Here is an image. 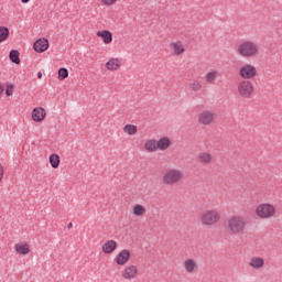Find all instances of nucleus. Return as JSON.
I'll return each instance as SVG.
<instances>
[{"instance_id":"nucleus-1","label":"nucleus","mask_w":282,"mask_h":282,"mask_svg":"<svg viewBox=\"0 0 282 282\" xmlns=\"http://www.w3.org/2000/svg\"><path fill=\"white\" fill-rule=\"evenodd\" d=\"M226 228L230 235H243L246 232V218L232 216L227 220Z\"/></svg>"},{"instance_id":"nucleus-2","label":"nucleus","mask_w":282,"mask_h":282,"mask_svg":"<svg viewBox=\"0 0 282 282\" xmlns=\"http://www.w3.org/2000/svg\"><path fill=\"white\" fill-rule=\"evenodd\" d=\"M237 52L242 58H254L259 54V45L252 41H243L238 45Z\"/></svg>"},{"instance_id":"nucleus-3","label":"nucleus","mask_w":282,"mask_h":282,"mask_svg":"<svg viewBox=\"0 0 282 282\" xmlns=\"http://www.w3.org/2000/svg\"><path fill=\"white\" fill-rule=\"evenodd\" d=\"M184 180V172L177 169H171L166 171L162 176V182L165 186H175Z\"/></svg>"},{"instance_id":"nucleus-4","label":"nucleus","mask_w":282,"mask_h":282,"mask_svg":"<svg viewBox=\"0 0 282 282\" xmlns=\"http://www.w3.org/2000/svg\"><path fill=\"white\" fill-rule=\"evenodd\" d=\"M220 219L221 216L219 215V212L215 209L207 210L200 215L203 226H215V224H219Z\"/></svg>"},{"instance_id":"nucleus-5","label":"nucleus","mask_w":282,"mask_h":282,"mask_svg":"<svg viewBox=\"0 0 282 282\" xmlns=\"http://www.w3.org/2000/svg\"><path fill=\"white\" fill-rule=\"evenodd\" d=\"M256 215H258L260 219H270V217L276 215V208L271 204H261L256 208Z\"/></svg>"},{"instance_id":"nucleus-6","label":"nucleus","mask_w":282,"mask_h":282,"mask_svg":"<svg viewBox=\"0 0 282 282\" xmlns=\"http://www.w3.org/2000/svg\"><path fill=\"white\" fill-rule=\"evenodd\" d=\"M254 91V85H252V82L250 80H242L238 85V93L241 98H250Z\"/></svg>"},{"instance_id":"nucleus-7","label":"nucleus","mask_w":282,"mask_h":282,"mask_svg":"<svg viewBox=\"0 0 282 282\" xmlns=\"http://www.w3.org/2000/svg\"><path fill=\"white\" fill-rule=\"evenodd\" d=\"M239 76L243 80H251L257 76V67L252 66V64H246L239 69Z\"/></svg>"},{"instance_id":"nucleus-8","label":"nucleus","mask_w":282,"mask_h":282,"mask_svg":"<svg viewBox=\"0 0 282 282\" xmlns=\"http://www.w3.org/2000/svg\"><path fill=\"white\" fill-rule=\"evenodd\" d=\"M216 117H217V115H215V112L205 110V111L199 113L198 122L200 124H205V126L212 124V122H214Z\"/></svg>"},{"instance_id":"nucleus-9","label":"nucleus","mask_w":282,"mask_h":282,"mask_svg":"<svg viewBox=\"0 0 282 282\" xmlns=\"http://www.w3.org/2000/svg\"><path fill=\"white\" fill-rule=\"evenodd\" d=\"M50 47V41L45 37L39 39L33 44V50H35L39 54H43V52H47Z\"/></svg>"},{"instance_id":"nucleus-10","label":"nucleus","mask_w":282,"mask_h":282,"mask_svg":"<svg viewBox=\"0 0 282 282\" xmlns=\"http://www.w3.org/2000/svg\"><path fill=\"white\" fill-rule=\"evenodd\" d=\"M129 259H131V252L127 249H123L116 257V263L117 265H127V263L129 262Z\"/></svg>"},{"instance_id":"nucleus-11","label":"nucleus","mask_w":282,"mask_h":282,"mask_svg":"<svg viewBox=\"0 0 282 282\" xmlns=\"http://www.w3.org/2000/svg\"><path fill=\"white\" fill-rule=\"evenodd\" d=\"M45 116H47V112L43 107L34 108L32 111L34 122H43V120H45Z\"/></svg>"},{"instance_id":"nucleus-12","label":"nucleus","mask_w":282,"mask_h":282,"mask_svg":"<svg viewBox=\"0 0 282 282\" xmlns=\"http://www.w3.org/2000/svg\"><path fill=\"white\" fill-rule=\"evenodd\" d=\"M121 276H123V279H128L129 281H130V279H135V276H138V267H135V265L127 267L121 272Z\"/></svg>"},{"instance_id":"nucleus-13","label":"nucleus","mask_w":282,"mask_h":282,"mask_svg":"<svg viewBox=\"0 0 282 282\" xmlns=\"http://www.w3.org/2000/svg\"><path fill=\"white\" fill-rule=\"evenodd\" d=\"M199 164H210L213 162V155L208 152H202L196 158Z\"/></svg>"},{"instance_id":"nucleus-14","label":"nucleus","mask_w":282,"mask_h":282,"mask_svg":"<svg viewBox=\"0 0 282 282\" xmlns=\"http://www.w3.org/2000/svg\"><path fill=\"white\" fill-rule=\"evenodd\" d=\"M118 248V243L116 240H108L104 246H102V252L105 254H111Z\"/></svg>"},{"instance_id":"nucleus-15","label":"nucleus","mask_w":282,"mask_h":282,"mask_svg":"<svg viewBox=\"0 0 282 282\" xmlns=\"http://www.w3.org/2000/svg\"><path fill=\"white\" fill-rule=\"evenodd\" d=\"M97 36L102 39V41H104V43H106V45H109V43H111V41H113V34H111V32H109L107 30L98 31Z\"/></svg>"},{"instance_id":"nucleus-16","label":"nucleus","mask_w":282,"mask_h":282,"mask_svg":"<svg viewBox=\"0 0 282 282\" xmlns=\"http://www.w3.org/2000/svg\"><path fill=\"white\" fill-rule=\"evenodd\" d=\"M265 264V261L263 260V258H252L249 262L250 268H253V270H261V268H263V265Z\"/></svg>"},{"instance_id":"nucleus-17","label":"nucleus","mask_w":282,"mask_h":282,"mask_svg":"<svg viewBox=\"0 0 282 282\" xmlns=\"http://www.w3.org/2000/svg\"><path fill=\"white\" fill-rule=\"evenodd\" d=\"M170 47L173 50L174 52V56H180L182 54H184L185 50H184V45H182V43L178 42H172L170 44Z\"/></svg>"},{"instance_id":"nucleus-18","label":"nucleus","mask_w":282,"mask_h":282,"mask_svg":"<svg viewBox=\"0 0 282 282\" xmlns=\"http://www.w3.org/2000/svg\"><path fill=\"white\" fill-rule=\"evenodd\" d=\"M120 59L118 58H111L106 63V67L109 72H116L120 69Z\"/></svg>"},{"instance_id":"nucleus-19","label":"nucleus","mask_w":282,"mask_h":282,"mask_svg":"<svg viewBox=\"0 0 282 282\" xmlns=\"http://www.w3.org/2000/svg\"><path fill=\"white\" fill-rule=\"evenodd\" d=\"M156 145L160 151H166V149L171 147V139H169V137H162L159 141H156Z\"/></svg>"},{"instance_id":"nucleus-20","label":"nucleus","mask_w":282,"mask_h":282,"mask_svg":"<svg viewBox=\"0 0 282 282\" xmlns=\"http://www.w3.org/2000/svg\"><path fill=\"white\" fill-rule=\"evenodd\" d=\"M217 76H219V72L212 70L204 76V82L213 85V83H215V80H217Z\"/></svg>"},{"instance_id":"nucleus-21","label":"nucleus","mask_w":282,"mask_h":282,"mask_svg":"<svg viewBox=\"0 0 282 282\" xmlns=\"http://www.w3.org/2000/svg\"><path fill=\"white\" fill-rule=\"evenodd\" d=\"M184 268L186 270V272H188L189 274L195 272V270H197V263H195V260L193 259H187L184 262Z\"/></svg>"},{"instance_id":"nucleus-22","label":"nucleus","mask_w":282,"mask_h":282,"mask_svg":"<svg viewBox=\"0 0 282 282\" xmlns=\"http://www.w3.org/2000/svg\"><path fill=\"white\" fill-rule=\"evenodd\" d=\"M144 149H145V151H149L150 153L158 151V141H155L154 139L148 140L144 143Z\"/></svg>"},{"instance_id":"nucleus-23","label":"nucleus","mask_w":282,"mask_h":282,"mask_svg":"<svg viewBox=\"0 0 282 282\" xmlns=\"http://www.w3.org/2000/svg\"><path fill=\"white\" fill-rule=\"evenodd\" d=\"M19 56L20 53L17 50H11L9 53V58L11 63H14V65H21V58Z\"/></svg>"},{"instance_id":"nucleus-24","label":"nucleus","mask_w":282,"mask_h":282,"mask_svg":"<svg viewBox=\"0 0 282 282\" xmlns=\"http://www.w3.org/2000/svg\"><path fill=\"white\" fill-rule=\"evenodd\" d=\"M48 160L52 169H58L61 164V156L58 154H51Z\"/></svg>"},{"instance_id":"nucleus-25","label":"nucleus","mask_w":282,"mask_h":282,"mask_svg":"<svg viewBox=\"0 0 282 282\" xmlns=\"http://www.w3.org/2000/svg\"><path fill=\"white\" fill-rule=\"evenodd\" d=\"M10 36V29L8 26H0V43H3V41H8Z\"/></svg>"},{"instance_id":"nucleus-26","label":"nucleus","mask_w":282,"mask_h":282,"mask_svg":"<svg viewBox=\"0 0 282 282\" xmlns=\"http://www.w3.org/2000/svg\"><path fill=\"white\" fill-rule=\"evenodd\" d=\"M123 131L124 133H128V135H135V133H138V127L134 124H126Z\"/></svg>"},{"instance_id":"nucleus-27","label":"nucleus","mask_w":282,"mask_h":282,"mask_svg":"<svg viewBox=\"0 0 282 282\" xmlns=\"http://www.w3.org/2000/svg\"><path fill=\"white\" fill-rule=\"evenodd\" d=\"M144 213H147V208H144V206L135 205L133 207V215H135L137 217H142V215H144Z\"/></svg>"},{"instance_id":"nucleus-28","label":"nucleus","mask_w":282,"mask_h":282,"mask_svg":"<svg viewBox=\"0 0 282 282\" xmlns=\"http://www.w3.org/2000/svg\"><path fill=\"white\" fill-rule=\"evenodd\" d=\"M15 251L19 252V254H28V253H30V246L18 245V246H15Z\"/></svg>"},{"instance_id":"nucleus-29","label":"nucleus","mask_w":282,"mask_h":282,"mask_svg":"<svg viewBox=\"0 0 282 282\" xmlns=\"http://www.w3.org/2000/svg\"><path fill=\"white\" fill-rule=\"evenodd\" d=\"M189 89L192 91H202V83L197 80L192 82L189 84Z\"/></svg>"},{"instance_id":"nucleus-30","label":"nucleus","mask_w":282,"mask_h":282,"mask_svg":"<svg viewBox=\"0 0 282 282\" xmlns=\"http://www.w3.org/2000/svg\"><path fill=\"white\" fill-rule=\"evenodd\" d=\"M69 76V70L67 68H59L58 70V78L59 80H65Z\"/></svg>"},{"instance_id":"nucleus-31","label":"nucleus","mask_w":282,"mask_h":282,"mask_svg":"<svg viewBox=\"0 0 282 282\" xmlns=\"http://www.w3.org/2000/svg\"><path fill=\"white\" fill-rule=\"evenodd\" d=\"M13 93H14V86L9 85L6 89V96H12Z\"/></svg>"},{"instance_id":"nucleus-32","label":"nucleus","mask_w":282,"mask_h":282,"mask_svg":"<svg viewBox=\"0 0 282 282\" xmlns=\"http://www.w3.org/2000/svg\"><path fill=\"white\" fill-rule=\"evenodd\" d=\"M101 3H104V6H113V3H116V0H101Z\"/></svg>"},{"instance_id":"nucleus-33","label":"nucleus","mask_w":282,"mask_h":282,"mask_svg":"<svg viewBox=\"0 0 282 282\" xmlns=\"http://www.w3.org/2000/svg\"><path fill=\"white\" fill-rule=\"evenodd\" d=\"M3 180V165L0 164V182Z\"/></svg>"},{"instance_id":"nucleus-34","label":"nucleus","mask_w":282,"mask_h":282,"mask_svg":"<svg viewBox=\"0 0 282 282\" xmlns=\"http://www.w3.org/2000/svg\"><path fill=\"white\" fill-rule=\"evenodd\" d=\"M67 228H68V230H72V228H74V224L69 223V224L67 225Z\"/></svg>"},{"instance_id":"nucleus-35","label":"nucleus","mask_w":282,"mask_h":282,"mask_svg":"<svg viewBox=\"0 0 282 282\" xmlns=\"http://www.w3.org/2000/svg\"><path fill=\"white\" fill-rule=\"evenodd\" d=\"M37 78H40V79L43 78V73L39 72L37 73Z\"/></svg>"},{"instance_id":"nucleus-36","label":"nucleus","mask_w":282,"mask_h":282,"mask_svg":"<svg viewBox=\"0 0 282 282\" xmlns=\"http://www.w3.org/2000/svg\"><path fill=\"white\" fill-rule=\"evenodd\" d=\"M22 3H30V0H21Z\"/></svg>"},{"instance_id":"nucleus-37","label":"nucleus","mask_w":282,"mask_h":282,"mask_svg":"<svg viewBox=\"0 0 282 282\" xmlns=\"http://www.w3.org/2000/svg\"><path fill=\"white\" fill-rule=\"evenodd\" d=\"M2 91H3V86H1L0 84V95L2 94Z\"/></svg>"}]
</instances>
